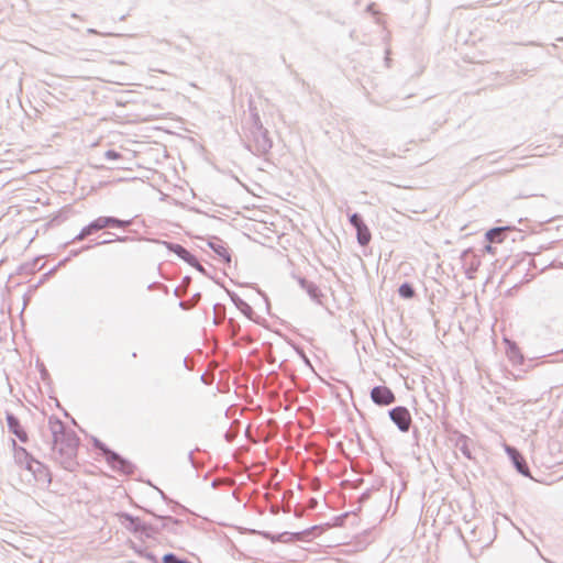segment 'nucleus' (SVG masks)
Listing matches in <instances>:
<instances>
[{"instance_id":"34","label":"nucleus","mask_w":563,"mask_h":563,"mask_svg":"<svg viewBox=\"0 0 563 563\" xmlns=\"http://www.w3.org/2000/svg\"><path fill=\"white\" fill-rule=\"evenodd\" d=\"M366 12H368L372 15H375L378 13L377 4L375 2H371L366 5Z\"/></svg>"},{"instance_id":"3","label":"nucleus","mask_w":563,"mask_h":563,"mask_svg":"<svg viewBox=\"0 0 563 563\" xmlns=\"http://www.w3.org/2000/svg\"><path fill=\"white\" fill-rule=\"evenodd\" d=\"M133 223V219L123 220L113 216H100L85 225L79 233L67 244L84 241L92 234L104 229H125Z\"/></svg>"},{"instance_id":"20","label":"nucleus","mask_w":563,"mask_h":563,"mask_svg":"<svg viewBox=\"0 0 563 563\" xmlns=\"http://www.w3.org/2000/svg\"><path fill=\"white\" fill-rule=\"evenodd\" d=\"M5 421L10 433L14 434L22 443L29 442V435L20 419L11 411H5Z\"/></svg>"},{"instance_id":"27","label":"nucleus","mask_w":563,"mask_h":563,"mask_svg":"<svg viewBox=\"0 0 563 563\" xmlns=\"http://www.w3.org/2000/svg\"><path fill=\"white\" fill-rule=\"evenodd\" d=\"M90 442L93 450L97 451V453L102 455L103 457H106L107 454L111 451V448H109L104 442H102L95 435H90Z\"/></svg>"},{"instance_id":"29","label":"nucleus","mask_w":563,"mask_h":563,"mask_svg":"<svg viewBox=\"0 0 563 563\" xmlns=\"http://www.w3.org/2000/svg\"><path fill=\"white\" fill-rule=\"evenodd\" d=\"M166 247L169 252L177 255L180 260L185 255H187V252H188V250L185 246H183L181 244H178V243L166 242Z\"/></svg>"},{"instance_id":"10","label":"nucleus","mask_w":563,"mask_h":563,"mask_svg":"<svg viewBox=\"0 0 563 563\" xmlns=\"http://www.w3.org/2000/svg\"><path fill=\"white\" fill-rule=\"evenodd\" d=\"M505 452L511 465L520 475L532 478L531 471L526 457L516 446L505 444Z\"/></svg>"},{"instance_id":"16","label":"nucleus","mask_w":563,"mask_h":563,"mask_svg":"<svg viewBox=\"0 0 563 563\" xmlns=\"http://www.w3.org/2000/svg\"><path fill=\"white\" fill-rule=\"evenodd\" d=\"M449 440L467 459L474 460L470 444L473 442L470 437L461 431L453 429L450 431Z\"/></svg>"},{"instance_id":"7","label":"nucleus","mask_w":563,"mask_h":563,"mask_svg":"<svg viewBox=\"0 0 563 563\" xmlns=\"http://www.w3.org/2000/svg\"><path fill=\"white\" fill-rule=\"evenodd\" d=\"M349 222L356 232V240L361 246H367L372 241V232L363 216L358 212L347 213Z\"/></svg>"},{"instance_id":"11","label":"nucleus","mask_w":563,"mask_h":563,"mask_svg":"<svg viewBox=\"0 0 563 563\" xmlns=\"http://www.w3.org/2000/svg\"><path fill=\"white\" fill-rule=\"evenodd\" d=\"M388 417L400 432L406 433L412 427L411 413L405 406H396L389 409Z\"/></svg>"},{"instance_id":"44","label":"nucleus","mask_w":563,"mask_h":563,"mask_svg":"<svg viewBox=\"0 0 563 563\" xmlns=\"http://www.w3.org/2000/svg\"><path fill=\"white\" fill-rule=\"evenodd\" d=\"M47 277H48V275L45 273V274L42 276V278H41V280H40V284H41V283H43L44 280H46V279H47Z\"/></svg>"},{"instance_id":"38","label":"nucleus","mask_w":563,"mask_h":563,"mask_svg":"<svg viewBox=\"0 0 563 563\" xmlns=\"http://www.w3.org/2000/svg\"><path fill=\"white\" fill-rule=\"evenodd\" d=\"M195 268H196L198 272H200L202 275H205V276H207V277H210V275H209L208 271L206 269V267H205V266H202L200 263H199V265H197Z\"/></svg>"},{"instance_id":"1","label":"nucleus","mask_w":563,"mask_h":563,"mask_svg":"<svg viewBox=\"0 0 563 563\" xmlns=\"http://www.w3.org/2000/svg\"><path fill=\"white\" fill-rule=\"evenodd\" d=\"M48 427L52 434L51 451L54 460L59 462L64 470L75 471L78 465L79 437L54 415L48 418Z\"/></svg>"},{"instance_id":"33","label":"nucleus","mask_w":563,"mask_h":563,"mask_svg":"<svg viewBox=\"0 0 563 563\" xmlns=\"http://www.w3.org/2000/svg\"><path fill=\"white\" fill-rule=\"evenodd\" d=\"M104 157L108 159V161H118L122 157V154L115 150H108L106 151L104 153Z\"/></svg>"},{"instance_id":"26","label":"nucleus","mask_w":563,"mask_h":563,"mask_svg":"<svg viewBox=\"0 0 563 563\" xmlns=\"http://www.w3.org/2000/svg\"><path fill=\"white\" fill-rule=\"evenodd\" d=\"M397 292L398 296L405 300L413 299L417 296L416 288L410 282L401 283L397 289Z\"/></svg>"},{"instance_id":"30","label":"nucleus","mask_w":563,"mask_h":563,"mask_svg":"<svg viewBox=\"0 0 563 563\" xmlns=\"http://www.w3.org/2000/svg\"><path fill=\"white\" fill-rule=\"evenodd\" d=\"M132 548L134 549V551H135L139 555H141V556L145 558L150 563H161V560H158V558L156 556V554H154L153 552L147 551V550H145V549H139V548H136L135 545H134V547H132Z\"/></svg>"},{"instance_id":"19","label":"nucleus","mask_w":563,"mask_h":563,"mask_svg":"<svg viewBox=\"0 0 563 563\" xmlns=\"http://www.w3.org/2000/svg\"><path fill=\"white\" fill-rule=\"evenodd\" d=\"M11 446L13 451V459L18 466L29 470L37 459L33 456L25 448L19 445L14 439H11Z\"/></svg>"},{"instance_id":"21","label":"nucleus","mask_w":563,"mask_h":563,"mask_svg":"<svg viewBox=\"0 0 563 563\" xmlns=\"http://www.w3.org/2000/svg\"><path fill=\"white\" fill-rule=\"evenodd\" d=\"M107 234H109V235H113L114 238H113V239H108V240H103V241L96 242L93 245H91V244H87V245H82L80 249L71 250V251L69 252L68 257H75V256H78L80 253L86 252V251H89L90 249H92V247H95V246H99V245H107V244H111V243H113V242H122V243H125V242H128V241H131V240H132L130 236H126V235H117V234L111 233V232H107Z\"/></svg>"},{"instance_id":"22","label":"nucleus","mask_w":563,"mask_h":563,"mask_svg":"<svg viewBox=\"0 0 563 563\" xmlns=\"http://www.w3.org/2000/svg\"><path fill=\"white\" fill-rule=\"evenodd\" d=\"M300 287L307 292L310 299L319 305H322L323 294L320 287L305 277L298 279Z\"/></svg>"},{"instance_id":"28","label":"nucleus","mask_w":563,"mask_h":563,"mask_svg":"<svg viewBox=\"0 0 563 563\" xmlns=\"http://www.w3.org/2000/svg\"><path fill=\"white\" fill-rule=\"evenodd\" d=\"M161 563H192L187 558H181L174 552H168L163 555Z\"/></svg>"},{"instance_id":"4","label":"nucleus","mask_w":563,"mask_h":563,"mask_svg":"<svg viewBox=\"0 0 563 563\" xmlns=\"http://www.w3.org/2000/svg\"><path fill=\"white\" fill-rule=\"evenodd\" d=\"M252 143L245 142L244 148L255 156H266L273 147V140L266 128L250 129Z\"/></svg>"},{"instance_id":"6","label":"nucleus","mask_w":563,"mask_h":563,"mask_svg":"<svg viewBox=\"0 0 563 563\" xmlns=\"http://www.w3.org/2000/svg\"><path fill=\"white\" fill-rule=\"evenodd\" d=\"M349 222L356 232V240L361 246H367L372 241V232L363 216L358 212L347 213Z\"/></svg>"},{"instance_id":"13","label":"nucleus","mask_w":563,"mask_h":563,"mask_svg":"<svg viewBox=\"0 0 563 563\" xmlns=\"http://www.w3.org/2000/svg\"><path fill=\"white\" fill-rule=\"evenodd\" d=\"M104 460L107 461L109 466L115 472L130 475L133 474L135 471V465L131 461L123 457L121 454H119L112 449L107 454Z\"/></svg>"},{"instance_id":"2","label":"nucleus","mask_w":563,"mask_h":563,"mask_svg":"<svg viewBox=\"0 0 563 563\" xmlns=\"http://www.w3.org/2000/svg\"><path fill=\"white\" fill-rule=\"evenodd\" d=\"M148 514L153 515L156 519L162 521V526L157 527L142 520L137 516H133L130 512L121 511L118 514L119 522L131 533L139 537H145L147 539H156L162 530H167L173 533H177V530L173 526H181V520L172 516H159L147 510Z\"/></svg>"},{"instance_id":"17","label":"nucleus","mask_w":563,"mask_h":563,"mask_svg":"<svg viewBox=\"0 0 563 563\" xmlns=\"http://www.w3.org/2000/svg\"><path fill=\"white\" fill-rule=\"evenodd\" d=\"M33 479L42 487H48L52 483V473L47 465L36 460L27 470Z\"/></svg>"},{"instance_id":"8","label":"nucleus","mask_w":563,"mask_h":563,"mask_svg":"<svg viewBox=\"0 0 563 563\" xmlns=\"http://www.w3.org/2000/svg\"><path fill=\"white\" fill-rule=\"evenodd\" d=\"M349 222L356 232V240L361 246H367L372 241V232L363 216L358 212L347 213Z\"/></svg>"},{"instance_id":"5","label":"nucleus","mask_w":563,"mask_h":563,"mask_svg":"<svg viewBox=\"0 0 563 563\" xmlns=\"http://www.w3.org/2000/svg\"><path fill=\"white\" fill-rule=\"evenodd\" d=\"M349 222L356 232V240L361 246H367L372 241V232L363 216L358 212L347 213Z\"/></svg>"},{"instance_id":"23","label":"nucleus","mask_w":563,"mask_h":563,"mask_svg":"<svg viewBox=\"0 0 563 563\" xmlns=\"http://www.w3.org/2000/svg\"><path fill=\"white\" fill-rule=\"evenodd\" d=\"M460 258L464 264L470 266V271L472 272H476L481 264L479 257L475 254L472 247L464 250L461 253Z\"/></svg>"},{"instance_id":"42","label":"nucleus","mask_w":563,"mask_h":563,"mask_svg":"<svg viewBox=\"0 0 563 563\" xmlns=\"http://www.w3.org/2000/svg\"><path fill=\"white\" fill-rule=\"evenodd\" d=\"M87 33H88V34H93V35H99V34H100L96 29H92V27H89V29L87 30Z\"/></svg>"},{"instance_id":"25","label":"nucleus","mask_w":563,"mask_h":563,"mask_svg":"<svg viewBox=\"0 0 563 563\" xmlns=\"http://www.w3.org/2000/svg\"><path fill=\"white\" fill-rule=\"evenodd\" d=\"M506 353H507L509 361H511L514 365L522 364L525 361V356H523L520 347L515 342L507 344Z\"/></svg>"},{"instance_id":"37","label":"nucleus","mask_w":563,"mask_h":563,"mask_svg":"<svg viewBox=\"0 0 563 563\" xmlns=\"http://www.w3.org/2000/svg\"><path fill=\"white\" fill-rule=\"evenodd\" d=\"M64 416L67 417V418H70L71 423L74 426H76L79 429L80 432L86 434V431L81 427L78 426L77 421L73 417H70L69 413L65 409H64Z\"/></svg>"},{"instance_id":"43","label":"nucleus","mask_w":563,"mask_h":563,"mask_svg":"<svg viewBox=\"0 0 563 563\" xmlns=\"http://www.w3.org/2000/svg\"><path fill=\"white\" fill-rule=\"evenodd\" d=\"M188 461L190 462L191 465H194V461H192V452H189L188 455Z\"/></svg>"},{"instance_id":"41","label":"nucleus","mask_w":563,"mask_h":563,"mask_svg":"<svg viewBox=\"0 0 563 563\" xmlns=\"http://www.w3.org/2000/svg\"><path fill=\"white\" fill-rule=\"evenodd\" d=\"M161 497L165 500V501H169V498L167 497V495L159 488H157Z\"/></svg>"},{"instance_id":"32","label":"nucleus","mask_w":563,"mask_h":563,"mask_svg":"<svg viewBox=\"0 0 563 563\" xmlns=\"http://www.w3.org/2000/svg\"><path fill=\"white\" fill-rule=\"evenodd\" d=\"M181 260L194 268L199 265V260L197 256L189 251L187 252V255H185Z\"/></svg>"},{"instance_id":"36","label":"nucleus","mask_w":563,"mask_h":563,"mask_svg":"<svg viewBox=\"0 0 563 563\" xmlns=\"http://www.w3.org/2000/svg\"><path fill=\"white\" fill-rule=\"evenodd\" d=\"M346 516H347V512H345L343 515H340V516H336L334 518L335 525L339 526V527H342L344 525V520H345Z\"/></svg>"},{"instance_id":"9","label":"nucleus","mask_w":563,"mask_h":563,"mask_svg":"<svg viewBox=\"0 0 563 563\" xmlns=\"http://www.w3.org/2000/svg\"><path fill=\"white\" fill-rule=\"evenodd\" d=\"M349 222L356 232V240L361 246H367L372 241V232L363 216L358 212L347 213Z\"/></svg>"},{"instance_id":"18","label":"nucleus","mask_w":563,"mask_h":563,"mask_svg":"<svg viewBox=\"0 0 563 563\" xmlns=\"http://www.w3.org/2000/svg\"><path fill=\"white\" fill-rule=\"evenodd\" d=\"M228 295L231 302L236 307V309L241 311L243 316L257 324L261 323L262 318L256 314L251 305H249L244 299H242L236 292L232 290H228Z\"/></svg>"},{"instance_id":"35","label":"nucleus","mask_w":563,"mask_h":563,"mask_svg":"<svg viewBox=\"0 0 563 563\" xmlns=\"http://www.w3.org/2000/svg\"><path fill=\"white\" fill-rule=\"evenodd\" d=\"M492 244H493V243L487 242V243L483 246V252H485V253H489V254H493V255H494V254H495V252H496V247H494Z\"/></svg>"},{"instance_id":"39","label":"nucleus","mask_w":563,"mask_h":563,"mask_svg":"<svg viewBox=\"0 0 563 563\" xmlns=\"http://www.w3.org/2000/svg\"><path fill=\"white\" fill-rule=\"evenodd\" d=\"M40 372H41L42 379H46L49 377V373L44 365L41 366Z\"/></svg>"},{"instance_id":"14","label":"nucleus","mask_w":563,"mask_h":563,"mask_svg":"<svg viewBox=\"0 0 563 563\" xmlns=\"http://www.w3.org/2000/svg\"><path fill=\"white\" fill-rule=\"evenodd\" d=\"M369 397L379 407H387L396 402L395 393L386 385L374 386L371 389Z\"/></svg>"},{"instance_id":"31","label":"nucleus","mask_w":563,"mask_h":563,"mask_svg":"<svg viewBox=\"0 0 563 563\" xmlns=\"http://www.w3.org/2000/svg\"><path fill=\"white\" fill-rule=\"evenodd\" d=\"M251 129L264 128L260 114L256 109H251Z\"/></svg>"},{"instance_id":"15","label":"nucleus","mask_w":563,"mask_h":563,"mask_svg":"<svg viewBox=\"0 0 563 563\" xmlns=\"http://www.w3.org/2000/svg\"><path fill=\"white\" fill-rule=\"evenodd\" d=\"M207 242V245L214 252L218 258L224 263L230 264L231 262V253L228 244L217 235L208 236L207 239H202Z\"/></svg>"},{"instance_id":"40","label":"nucleus","mask_w":563,"mask_h":563,"mask_svg":"<svg viewBox=\"0 0 563 563\" xmlns=\"http://www.w3.org/2000/svg\"><path fill=\"white\" fill-rule=\"evenodd\" d=\"M67 260H68V257H67V258H65V260H63V261H60V262L58 263V265H57V266L53 267V268H52L51 271H48L46 274H47L48 276H51L52 274H54V272L57 269V267H58V266H60V265H63Z\"/></svg>"},{"instance_id":"45","label":"nucleus","mask_w":563,"mask_h":563,"mask_svg":"<svg viewBox=\"0 0 563 563\" xmlns=\"http://www.w3.org/2000/svg\"><path fill=\"white\" fill-rule=\"evenodd\" d=\"M561 352H563V347H562V351H561Z\"/></svg>"},{"instance_id":"24","label":"nucleus","mask_w":563,"mask_h":563,"mask_svg":"<svg viewBox=\"0 0 563 563\" xmlns=\"http://www.w3.org/2000/svg\"><path fill=\"white\" fill-rule=\"evenodd\" d=\"M508 227H496L485 232V239L490 243H501L506 239V230Z\"/></svg>"},{"instance_id":"12","label":"nucleus","mask_w":563,"mask_h":563,"mask_svg":"<svg viewBox=\"0 0 563 563\" xmlns=\"http://www.w3.org/2000/svg\"><path fill=\"white\" fill-rule=\"evenodd\" d=\"M321 527L320 526H313L309 529H306L301 532H295V533H291V532H283V533H278V534H273L272 532L269 531H254L255 533L260 534L261 537H263L264 539L266 540H269L271 542L273 543H276V542H284L286 539V537H289L288 539H299L298 537L299 536H305V537H308V538H314L316 537V531L320 530Z\"/></svg>"}]
</instances>
